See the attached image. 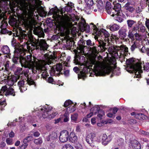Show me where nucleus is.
<instances>
[{
  "label": "nucleus",
  "instance_id": "12",
  "mask_svg": "<svg viewBox=\"0 0 149 149\" xmlns=\"http://www.w3.org/2000/svg\"><path fill=\"white\" fill-rule=\"evenodd\" d=\"M95 38L96 40L97 39V41L99 45V46L100 47L102 51H105L108 48V46H109V45H110V42H109L108 43L107 40H103L102 38H101L102 40H101L100 36L97 38L95 37Z\"/></svg>",
  "mask_w": 149,
  "mask_h": 149
},
{
  "label": "nucleus",
  "instance_id": "42",
  "mask_svg": "<svg viewBox=\"0 0 149 149\" xmlns=\"http://www.w3.org/2000/svg\"><path fill=\"white\" fill-rule=\"evenodd\" d=\"M92 54L94 56H96L98 54V52L97 51L96 48L95 47H93L90 48Z\"/></svg>",
  "mask_w": 149,
  "mask_h": 149
},
{
  "label": "nucleus",
  "instance_id": "63",
  "mask_svg": "<svg viewBox=\"0 0 149 149\" xmlns=\"http://www.w3.org/2000/svg\"><path fill=\"white\" fill-rule=\"evenodd\" d=\"M98 112L99 113L97 115V116L99 118H101L104 115V112L103 111L100 110Z\"/></svg>",
  "mask_w": 149,
  "mask_h": 149
},
{
  "label": "nucleus",
  "instance_id": "20",
  "mask_svg": "<svg viewBox=\"0 0 149 149\" xmlns=\"http://www.w3.org/2000/svg\"><path fill=\"white\" fill-rule=\"evenodd\" d=\"M100 35L102 36H104V37L103 38L104 40H107L108 43H109V37L110 34L108 31L104 29H102L101 30Z\"/></svg>",
  "mask_w": 149,
  "mask_h": 149
},
{
  "label": "nucleus",
  "instance_id": "8",
  "mask_svg": "<svg viewBox=\"0 0 149 149\" xmlns=\"http://www.w3.org/2000/svg\"><path fill=\"white\" fill-rule=\"evenodd\" d=\"M52 107L50 106L46 105L44 107H40L39 109H40V112L41 113L38 116L40 118H48L50 119L54 118L58 114L57 112H54L52 111Z\"/></svg>",
  "mask_w": 149,
  "mask_h": 149
},
{
  "label": "nucleus",
  "instance_id": "57",
  "mask_svg": "<svg viewBox=\"0 0 149 149\" xmlns=\"http://www.w3.org/2000/svg\"><path fill=\"white\" fill-rule=\"evenodd\" d=\"M27 81L28 84L30 85L34 84H35V82L33 80L29 78H27Z\"/></svg>",
  "mask_w": 149,
  "mask_h": 149
},
{
  "label": "nucleus",
  "instance_id": "3",
  "mask_svg": "<svg viewBox=\"0 0 149 149\" xmlns=\"http://www.w3.org/2000/svg\"><path fill=\"white\" fill-rule=\"evenodd\" d=\"M60 10L56 7L52 8L49 13V14L53 15L52 17L58 23V30L61 32H69L72 26L70 22L71 19L68 16H61L59 15Z\"/></svg>",
  "mask_w": 149,
  "mask_h": 149
},
{
  "label": "nucleus",
  "instance_id": "39",
  "mask_svg": "<svg viewBox=\"0 0 149 149\" xmlns=\"http://www.w3.org/2000/svg\"><path fill=\"white\" fill-rule=\"evenodd\" d=\"M6 104L5 100L0 99V110H3Z\"/></svg>",
  "mask_w": 149,
  "mask_h": 149
},
{
  "label": "nucleus",
  "instance_id": "18",
  "mask_svg": "<svg viewBox=\"0 0 149 149\" xmlns=\"http://www.w3.org/2000/svg\"><path fill=\"white\" fill-rule=\"evenodd\" d=\"M130 147L133 149H141V145L138 141L136 140L132 141L130 144Z\"/></svg>",
  "mask_w": 149,
  "mask_h": 149
},
{
  "label": "nucleus",
  "instance_id": "31",
  "mask_svg": "<svg viewBox=\"0 0 149 149\" xmlns=\"http://www.w3.org/2000/svg\"><path fill=\"white\" fill-rule=\"evenodd\" d=\"M97 6L99 11L101 12L102 10L103 9L104 7V3L102 0H97Z\"/></svg>",
  "mask_w": 149,
  "mask_h": 149
},
{
  "label": "nucleus",
  "instance_id": "59",
  "mask_svg": "<svg viewBox=\"0 0 149 149\" xmlns=\"http://www.w3.org/2000/svg\"><path fill=\"white\" fill-rule=\"evenodd\" d=\"M143 68L144 70L148 71L149 70V63H146L145 65H144Z\"/></svg>",
  "mask_w": 149,
  "mask_h": 149
},
{
  "label": "nucleus",
  "instance_id": "45",
  "mask_svg": "<svg viewBox=\"0 0 149 149\" xmlns=\"http://www.w3.org/2000/svg\"><path fill=\"white\" fill-rule=\"evenodd\" d=\"M78 118V114L74 113L71 116V120L72 122L76 123Z\"/></svg>",
  "mask_w": 149,
  "mask_h": 149
},
{
  "label": "nucleus",
  "instance_id": "1",
  "mask_svg": "<svg viewBox=\"0 0 149 149\" xmlns=\"http://www.w3.org/2000/svg\"><path fill=\"white\" fill-rule=\"evenodd\" d=\"M30 44L21 45L18 48L15 50L12 61L14 63H16L19 60L22 67L30 69L33 73L36 74L37 71H40L41 68L45 69V67L42 68L40 65L42 62L39 59L31 55H27L25 57H23L27 52L26 48L30 53V51L32 52L35 49L44 51L47 50L48 45L43 39L32 38L30 39Z\"/></svg>",
  "mask_w": 149,
  "mask_h": 149
},
{
  "label": "nucleus",
  "instance_id": "56",
  "mask_svg": "<svg viewBox=\"0 0 149 149\" xmlns=\"http://www.w3.org/2000/svg\"><path fill=\"white\" fill-rule=\"evenodd\" d=\"M24 144L20 146L18 148V149H25L27 148L28 144L26 142H23Z\"/></svg>",
  "mask_w": 149,
  "mask_h": 149
},
{
  "label": "nucleus",
  "instance_id": "50",
  "mask_svg": "<svg viewBox=\"0 0 149 149\" xmlns=\"http://www.w3.org/2000/svg\"><path fill=\"white\" fill-rule=\"evenodd\" d=\"M133 31H132L130 30H129L128 33V36L132 40H133L134 38V35L133 33Z\"/></svg>",
  "mask_w": 149,
  "mask_h": 149
},
{
  "label": "nucleus",
  "instance_id": "6",
  "mask_svg": "<svg viewBox=\"0 0 149 149\" xmlns=\"http://www.w3.org/2000/svg\"><path fill=\"white\" fill-rule=\"evenodd\" d=\"M116 60L115 59H110L108 61V62L107 63V65H106L103 61H102V62L103 63L104 69L103 70L107 69V71H104V74L101 76H104L106 74H109L110 73L112 72V74L110 76L111 77H112L114 75H119L120 74V70L119 69L115 68L116 64Z\"/></svg>",
  "mask_w": 149,
  "mask_h": 149
},
{
  "label": "nucleus",
  "instance_id": "55",
  "mask_svg": "<svg viewBox=\"0 0 149 149\" xmlns=\"http://www.w3.org/2000/svg\"><path fill=\"white\" fill-rule=\"evenodd\" d=\"M69 114L67 113H66L64 114V121L65 122H66L69 121Z\"/></svg>",
  "mask_w": 149,
  "mask_h": 149
},
{
  "label": "nucleus",
  "instance_id": "9",
  "mask_svg": "<svg viewBox=\"0 0 149 149\" xmlns=\"http://www.w3.org/2000/svg\"><path fill=\"white\" fill-rule=\"evenodd\" d=\"M111 48L113 56L116 58L123 57L124 55H126L128 52V48L125 46H116L114 47H112L109 48V50Z\"/></svg>",
  "mask_w": 149,
  "mask_h": 149
},
{
  "label": "nucleus",
  "instance_id": "35",
  "mask_svg": "<svg viewBox=\"0 0 149 149\" xmlns=\"http://www.w3.org/2000/svg\"><path fill=\"white\" fill-rule=\"evenodd\" d=\"M124 8L125 10L131 13H132L134 10V9L130 6V3H127L125 4Z\"/></svg>",
  "mask_w": 149,
  "mask_h": 149
},
{
  "label": "nucleus",
  "instance_id": "40",
  "mask_svg": "<svg viewBox=\"0 0 149 149\" xmlns=\"http://www.w3.org/2000/svg\"><path fill=\"white\" fill-rule=\"evenodd\" d=\"M100 109L99 107L95 106L92 108L90 110L91 111H92L94 115H96L97 112H99V111H99Z\"/></svg>",
  "mask_w": 149,
  "mask_h": 149
},
{
  "label": "nucleus",
  "instance_id": "43",
  "mask_svg": "<svg viewBox=\"0 0 149 149\" xmlns=\"http://www.w3.org/2000/svg\"><path fill=\"white\" fill-rule=\"evenodd\" d=\"M121 14L120 15L117 14L114 17L115 19L119 22H121L123 21V19L122 17L121 16Z\"/></svg>",
  "mask_w": 149,
  "mask_h": 149
},
{
  "label": "nucleus",
  "instance_id": "44",
  "mask_svg": "<svg viewBox=\"0 0 149 149\" xmlns=\"http://www.w3.org/2000/svg\"><path fill=\"white\" fill-rule=\"evenodd\" d=\"M49 136V139H54L57 138V136L56 132H52L50 134Z\"/></svg>",
  "mask_w": 149,
  "mask_h": 149
},
{
  "label": "nucleus",
  "instance_id": "53",
  "mask_svg": "<svg viewBox=\"0 0 149 149\" xmlns=\"http://www.w3.org/2000/svg\"><path fill=\"white\" fill-rule=\"evenodd\" d=\"M62 149H73V148L70 144H66L63 146Z\"/></svg>",
  "mask_w": 149,
  "mask_h": 149
},
{
  "label": "nucleus",
  "instance_id": "51",
  "mask_svg": "<svg viewBox=\"0 0 149 149\" xmlns=\"http://www.w3.org/2000/svg\"><path fill=\"white\" fill-rule=\"evenodd\" d=\"M79 24V26L81 28L82 27L84 26V25H86L87 23H86L84 19H81Z\"/></svg>",
  "mask_w": 149,
  "mask_h": 149
},
{
  "label": "nucleus",
  "instance_id": "22",
  "mask_svg": "<svg viewBox=\"0 0 149 149\" xmlns=\"http://www.w3.org/2000/svg\"><path fill=\"white\" fill-rule=\"evenodd\" d=\"M127 30L124 28H122L118 31L119 37L121 39H123L127 36L126 32Z\"/></svg>",
  "mask_w": 149,
  "mask_h": 149
},
{
  "label": "nucleus",
  "instance_id": "61",
  "mask_svg": "<svg viewBox=\"0 0 149 149\" xmlns=\"http://www.w3.org/2000/svg\"><path fill=\"white\" fill-rule=\"evenodd\" d=\"M140 133L142 135L149 137V133L148 132L141 130L140 131Z\"/></svg>",
  "mask_w": 149,
  "mask_h": 149
},
{
  "label": "nucleus",
  "instance_id": "26",
  "mask_svg": "<svg viewBox=\"0 0 149 149\" xmlns=\"http://www.w3.org/2000/svg\"><path fill=\"white\" fill-rule=\"evenodd\" d=\"M132 116L135 115V117L139 119L144 120L145 118V116L144 115L141 113H137L135 112H133L131 113Z\"/></svg>",
  "mask_w": 149,
  "mask_h": 149
},
{
  "label": "nucleus",
  "instance_id": "30",
  "mask_svg": "<svg viewBox=\"0 0 149 149\" xmlns=\"http://www.w3.org/2000/svg\"><path fill=\"white\" fill-rule=\"evenodd\" d=\"M111 40H109L110 45H109V46L110 45H112L114 44L115 42L116 43L117 41L118 40V38L115 35H112L111 36V37L110 38ZM112 45H111V47Z\"/></svg>",
  "mask_w": 149,
  "mask_h": 149
},
{
  "label": "nucleus",
  "instance_id": "32",
  "mask_svg": "<svg viewBox=\"0 0 149 149\" xmlns=\"http://www.w3.org/2000/svg\"><path fill=\"white\" fill-rule=\"evenodd\" d=\"M2 52L4 54H8L9 56L10 54V49L7 45L3 46L1 48Z\"/></svg>",
  "mask_w": 149,
  "mask_h": 149
},
{
  "label": "nucleus",
  "instance_id": "2",
  "mask_svg": "<svg viewBox=\"0 0 149 149\" xmlns=\"http://www.w3.org/2000/svg\"><path fill=\"white\" fill-rule=\"evenodd\" d=\"M41 4L40 0H31L28 3L21 2L17 4L18 8L22 11L25 16L24 23L26 27L30 29L33 28L36 23L34 12Z\"/></svg>",
  "mask_w": 149,
  "mask_h": 149
},
{
  "label": "nucleus",
  "instance_id": "38",
  "mask_svg": "<svg viewBox=\"0 0 149 149\" xmlns=\"http://www.w3.org/2000/svg\"><path fill=\"white\" fill-rule=\"evenodd\" d=\"M127 24L129 29L131 28L134 24L136 23V22L131 19H129L127 21Z\"/></svg>",
  "mask_w": 149,
  "mask_h": 149
},
{
  "label": "nucleus",
  "instance_id": "36",
  "mask_svg": "<svg viewBox=\"0 0 149 149\" xmlns=\"http://www.w3.org/2000/svg\"><path fill=\"white\" fill-rule=\"evenodd\" d=\"M22 70V68H17L16 71L18 73V74H19L20 75H20L23 74L25 77H27L28 76L27 72H29V71L28 72L27 71L26 72H24V73H23V72Z\"/></svg>",
  "mask_w": 149,
  "mask_h": 149
},
{
  "label": "nucleus",
  "instance_id": "47",
  "mask_svg": "<svg viewBox=\"0 0 149 149\" xmlns=\"http://www.w3.org/2000/svg\"><path fill=\"white\" fill-rule=\"evenodd\" d=\"M74 104L72 101L70 100H66L64 103V105L65 107H69V106L72 105V104Z\"/></svg>",
  "mask_w": 149,
  "mask_h": 149
},
{
  "label": "nucleus",
  "instance_id": "37",
  "mask_svg": "<svg viewBox=\"0 0 149 149\" xmlns=\"http://www.w3.org/2000/svg\"><path fill=\"white\" fill-rule=\"evenodd\" d=\"M110 30L111 31H115L118 30L120 28L119 25L116 24H114L112 25L109 26Z\"/></svg>",
  "mask_w": 149,
  "mask_h": 149
},
{
  "label": "nucleus",
  "instance_id": "52",
  "mask_svg": "<svg viewBox=\"0 0 149 149\" xmlns=\"http://www.w3.org/2000/svg\"><path fill=\"white\" fill-rule=\"evenodd\" d=\"M110 8H111V3L109 1H107L106 2V10L107 12L108 10H110Z\"/></svg>",
  "mask_w": 149,
  "mask_h": 149
},
{
  "label": "nucleus",
  "instance_id": "14",
  "mask_svg": "<svg viewBox=\"0 0 149 149\" xmlns=\"http://www.w3.org/2000/svg\"><path fill=\"white\" fill-rule=\"evenodd\" d=\"M7 78L8 79L7 84L9 86H12L14 85L15 83L16 82L17 80L19 78V77L18 76H15V75H12L10 76H7Z\"/></svg>",
  "mask_w": 149,
  "mask_h": 149
},
{
  "label": "nucleus",
  "instance_id": "60",
  "mask_svg": "<svg viewBox=\"0 0 149 149\" xmlns=\"http://www.w3.org/2000/svg\"><path fill=\"white\" fill-rule=\"evenodd\" d=\"M137 47V45L136 42H134L133 44L131 46L130 49L132 51H133Z\"/></svg>",
  "mask_w": 149,
  "mask_h": 149
},
{
  "label": "nucleus",
  "instance_id": "10",
  "mask_svg": "<svg viewBox=\"0 0 149 149\" xmlns=\"http://www.w3.org/2000/svg\"><path fill=\"white\" fill-rule=\"evenodd\" d=\"M146 30V27L141 23L135 24L132 28V31L136 32L134 36L136 40H139L141 39V35L139 33H144Z\"/></svg>",
  "mask_w": 149,
  "mask_h": 149
},
{
  "label": "nucleus",
  "instance_id": "16",
  "mask_svg": "<svg viewBox=\"0 0 149 149\" xmlns=\"http://www.w3.org/2000/svg\"><path fill=\"white\" fill-rule=\"evenodd\" d=\"M96 140L95 134L93 132H91L87 136L86 139V142L89 144H91Z\"/></svg>",
  "mask_w": 149,
  "mask_h": 149
},
{
  "label": "nucleus",
  "instance_id": "13",
  "mask_svg": "<svg viewBox=\"0 0 149 149\" xmlns=\"http://www.w3.org/2000/svg\"><path fill=\"white\" fill-rule=\"evenodd\" d=\"M69 136V133L68 131H62L61 132L59 136V140L61 142H65L68 140Z\"/></svg>",
  "mask_w": 149,
  "mask_h": 149
},
{
  "label": "nucleus",
  "instance_id": "25",
  "mask_svg": "<svg viewBox=\"0 0 149 149\" xmlns=\"http://www.w3.org/2000/svg\"><path fill=\"white\" fill-rule=\"evenodd\" d=\"M112 3L114 6L113 8L118 12L120 14H122V12L121 11V6L120 4L119 3H116V1L114 0L113 1Z\"/></svg>",
  "mask_w": 149,
  "mask_h": 149
},
{
  "label": "nucleus",
  "instance_id": "21",
  "mask_svg": "<svg viewBox=\"0 0 149 149\" xmlns=\"http://www.w3.org/2000/svg\"><path fill=\"white\" fill-rule=\"evenodd\" d=\"M6 25V24L5 23L2 24H1L0 26V32L3 34L8 33L9 35H10L12 33L11 31H9L5 27V26Z\"/></svg>",
  "mask_w": 149,
  "mask_h": 149
},
{
  "label": "nucleus",
  "instance_id": "5",
  "mask_svg": "<svg viewBox=\"0 0 149 149\" xmlns=\"http://www.w3.org/2000/svg\"><path fill=\"white\" fill-rule=\"evenodd\" d=\"M127 64L125 68L126 70L130 73H134V78H139L141 77V73L143 72L141 69L142 63L139 61H134L133 58L129 59L126 61Z\"/></svg>",
  "mask_w": 149,
  "mask_h": 149
},
{
  "label": "nucleus",
  "instance_id": "19",
  "mask_svg": "<svg viewBox=\"0 0 149 149\" xmlns=\"http://www.w3.org/2000/svg\"><path fill=\"white\" fill-rule=\"evenodd\" d=\"M84 48L82 47H80L79 49L77 50L76 53V58L75 60L78 63L80 61V58L81 57V55L84 54Z\"/></svg>",
  "mask_w": 149,
  "mask_h": 149
},
{
  "label": "nucleus",
  "instance_id": "48",
  "mask_svg": "<svg viewBox=\"0 0 149 149\" xmlns=\"http://www.w3.org/2000/svg\"><path fill=\"white\" fill-rule=\"evenodd\" d=\"M33 139L32 136H29L26 137L23 140V142L27 143L29 142Z\"/></svg>",
  "mask_w": 149,
  "mask_h": 149
},
{
  "label": "nucleus",
  "instance_id": "23",
  "mask_svg": "<svg viewBox=\"0 0 149 149\" xmlns=\"http://www.w3.org/2000/svg\"><path fill=\"white\" fill-rule=\"evenodd\" d=\"M18 85L20 92L22 93H23L27 90L26 87L24 84V81L23 80H20L18 82Z\"/></svg>",
  "mask_w": 149,
  "mask_h": 149
},
{
  "label": "nucleus",
  "instance_id": "15",
  "mask_svg": "<svg viewBox=\"0 0 149 149\" xmlns=\"http://www.w3.org/2000/svg\"><path fill=\"white\" fill-rule=\"evenodd\" d=\"M86 4V6L85 8L86 12L88 13H90L91 10L93 9V6L94 4L93 0H84Z\"/></svg>",
  "mask_w": 149,
  "mask_h": 149
},
{
  "label": "nucleus",
  "instance_id": "7",
  "mask_svg": "<svg viewBox=\"0 0 149 149\" xmlns=\"http://www.w3.org/2000/svg\"><path fill=\"white\" fill-rule=\"evenodd\" d=\"M40 61L42 62L41 63H40V65L42 68L45 67V69L43 70L41 68V71L39 72L38 71L36 73H40L41 72H42L41 74L42 77L44 79H45L46 80H47L48 82L49 83L53 84L54 81L53 78L51 77H49L47 79V77L49 76L47 72L46 71L47 70V68H48V66L49 65H52L53 63L52 62L51 60L49 59L48 57H47L46 60H40L39 59Z\"/></svg>",
  "mask_w": 149,
  "mask_h": 149
},
{
  "label": "nucleus",
  "instance_id": "33",
  "mask_svg": "<svg viewBox=\"0 0 149 149\" xmlns=\"http://www.w3.org/2000/svg\"><path fill=\"white\" fill-rule=\"evenodd\" d=\"M75 104H72V105L68 107L67 108L66 111L65 113L69 114L70 113H71L75 111L76 110L75 107Z\"/></svg>",
  "mask_w": 149,
  "mask_h": 149
},
{
  "label": "nucleus",
  "instance_id": "24",
  "mask_svg": "<svg viewBox=\"0 0 149 149\" xmlns=\"http://www.w3.org/2000/svg\"><path fill=\"white\" fill-rule=\"evenodd\" d=\"M70 141L72 143L77 142L78 140L77 136L73 132H71L69 135Z\"/></svg>",
  "mask_w": 149,
  "mask_h": 149
},
{
  "label": "nucleus",
  "instance_id": "27",
  "mask_svg": "<svg viewBox=\"0 0 149 149\" xmlns=\"http://www.w3.org/2000/svg\"><path fill=\"white\" fill-rule=\"evenodd\" d=\"M63 66L61 64L59 63L57 64L56 67V70H55V73L58 75H59L61 72L62 70Z\"/></svg>",
  "mask_w": 149,
  "mask_h": 149
},
{
  "label": "nucleus",
  "instance_id": "11",
  "mask_svg": "<svg viewBox=\"0 0 149 149\" xmlns=\"http://www.w3.org/2000/svg\"><path fill=\"white\" fill-rule=\"evenodd\" d=\"M5 95L6 96L11 95L13 96L15 95V92L14 90L11 87L8 88L5 86L2 87L0 91V95Z\"/></svg>",
  "mask_w": 149,
  "mask_h": 149
},
{
  "label": "nucleus",
  "instance_id": "28",
  "mask_svg": "<svg viewBox=\"0 0 149 149\" xmlns=\"http://www.w3.org/2000/svg\"><path fill=\"white\" fill-rule=\"evenodd\" d=\"M107 13L108 14L110 15L112 17H115L117 14L120 15V13L117 11L116 10L113 8H110V10H108Z\"/></svg>",
  "mask_w": 149,
  "mask_h": 149
},
{
  "label": "nucleus",
  "instance_id": "41",
  "mask_svg": "<svg viewBox=\"0 0 149 149\" xmlns=\"http://www.w3.org/2000/svg\"><path fill=\"white\" fill-rule=\"evenodd\" d=\"M90 30H93L94 31L95 33H96L98 31V29L96 26L93 23L90 24Z\"/></svg>",
  "mask_w": 149,
  "mask_h": 149
},
{
  "label": "nucleus",
  "instance_id": "58",
  "mask_svg": "<svg viewBox=\"0 0 149 149\" xmlns=\"http://www.w3.org/2000/svg\"><path fill=\"white\" fill-rule=\"evenodd\" d=\"M86 45L89 46H92L94 45V43L92 42L90 40H88L86 41Z\"/></svg>",
  "mask_w": 149,
  "mask_h": 149
},
{
  "label": "nucleus",
  "instance_id": "4",
  "mask_svg": "<svg viewBox=\"0 0 149 149\" xmlns=\"http://www.w3.org/2000/svg\"><path fill=\"white\" fill-rule=\"evenodd\" d=\"M81 68H83L81 71L80 72V74H78V77L79 79H82L84 80L86 77V74L89 72L90 69L93 70V73L96 76H101L103 74L104 72V66L102 61L96 60L95 59H93L91 60V63L89 65H88L83 64L81 65ZM104 70V71H107V69Z\"/></svg>",
  "mask_w": 149,
  "mask_h": 149
},
{
  "label": "nucleus",
  "instance_id": "34",
  "mask_svg": "<svg viewBox=\"0 0 149 149\" xmlns=\"http://www.w3.org/2000/svg\"><path fill=\"white\" fill-rule=\"evenodd\" d=\"M74 4L71 2H68L67 4V6H66L65 9L67 11H70L72 10V8L74 7Z\"/></svg>",
  "mask_w": 149,
  "mask_h": 149
},
{
  "label": "nucleus",
  "instance_id": "17",
  "mask_svg": "<svg viewBox=\"0 0 149 149\" xmlns=\"http://www.w3.org/2000/svg\"><path fill=\"white\" fill-rule=\"evenodd\" d=\"M10 64V62L9 61H7L4 64L5 68L1 67L0 65V72H3L4 74H8L10 68L9 65Z\"/></svg>",
  "mask_w": 149,
  "mask_h": 149
},
{
  "label": "nucleus",
  "instance_id": "54",
  "mask_svg": "<svg viewBox=\"0 0 149 149\" xmlns=\"http://www.w3.org/2000/svg\"><path fill=\"white\" fill-rule=\"evenodd\" d=\"M26 36V35L25 34L23 33L20 34L19 35L18 39L20 40L21 42H23V39H25V37Z\"/></svg>",
  "mask_w": 149,
  "mask_h": 149
},
{
  "label": "nucleus",
  "instance_id": "46",
  "mask_svg": "<svg viewBox=\"0 0 149 149\" xmlns=\"http://www.w3.org/2000/svg\"><path fill=\"white\" fill-rule=\"evenodd\" d=\"M83 28L84 31H85L87 33H89L90 32V25H88L87 24L84 25V26L81 27Z\"/></svg>",
  "mask_w": 149,
  "mask_h": 149
},
{
  "label": "nucleus",
  "instance_id": "29",
  "mask_svg": "<svg viewBox=\"0 0 149 149\" xmlns=\"http://www.w3.org/2000/svg\"><path fill=\"white\" fill-rule=\"evenodd\" d=\"M111 140L107 138V136L106 134H103L102 138V143L103 145H106Z\"/></svg>",
  "mask_w": 149,
  "mask_h": 149
},
{
  "label": "nucleus",
  "instance_id": "62",
  "mask_svg": "<svg viewBox=\"0 0 149 149\" xmlns=\"http://www.w3.org/2000/svg\"><path fill=\"white\" fill-rule=\"evenodd\" d=\"M6 142L8 145H12L13 143L12 139L9 138L6 139Z\"/></svg>",
  "mask_w": 149,
  "mask_h": 149
},
{
  "label": "nucleus",
  "instance_id": "49",
  "mask_svg": "<svg viewBox=\"0 0 149 149\" xmlns=\"http://www.w3.org/2000/svg\"><path fill=\"white\" fill-rule=\"evenodd\" d=\"M34 142L36 144H40L42 143V140L41 138H39L38 139H35L34 141Z\"/></svg>",
  "mask_w": 149,
  "mask_h": 149
},
{
  "label": "nucleus",
  "instance_id": "64",
  "mask_svg": "<svg viewBox=\"0 0 149 149\" xmlns=\"http://www.w3.org/2000/svg\"><path fill=\"white\" fill-rule=\"evenodd\" d=\"M113 120L111 119H109L108 120H107L105 121H104V123L105 124H107L109 123H113Z\"/></svg>",
  "mask_w": 149,
  "mask_h": 149
}]
</instances>
